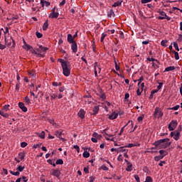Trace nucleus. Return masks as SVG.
Listing matches in <instances>:
<instances>
[{"instance_id": "20e7f679", "label": "nucleus", "mask_w": 182, "mask_h": 182, "mask_svg": "<svg viewBox=\"0 0 182 182\" xmlns=\"http://www.w3.org/2000/svg\"><path fill=\"white\" fill-rule=\"evenodd\" d=\"M154 116V117H157L158 119H160V117H163V112H161V109H160V108L156 107L155 109Z\"/></svg>"}, {"instance_id": "7c9ffc66", "label": "nucleus", "mask_w": 182, "mask_h": 182, "mask_svg": "<svg viewBox=\"0 0 182 182\" xmlns=\"http://www.w3.org/2000/svg\"><path fill=\"white\" fill-rule=\"evenodd\" d=\"M82 156L85 159H88V157H90V154L87 151H84Z\"/></svg>"}, {"instance_id": "c756f323", "label": "nucleus", "mask_w": 182, "mask_h": 182, "mask_svg": "<svg viewBox=\"0 0 182 182\" xmlns=\"http://www.w3.org/2000/svg\"><path fill=\"white\" fill-rule=\"evenodd\" d=\"M28 73L29 76H35L36 75V73H35V71L33 70H28Z\"/></svg>"}, {"instance_id": "aec40b11", "label": "nucleus", "mask_w": 182, "mask_h": 182, "mask_svg": "<svg viewBox=\"0 0 182 182\" xmlns=\"http://www.w3.org/2000/svg\"><path fill=\"white\" fill-rule=\"evenodd\" d=\"M180 133H181V130L180 131H175V135L173 136L174 140H178V139H180Z\"/></svg>"}, {"instance_id": "bb28decb", "label": "nucleus", "mask_w": 182, "mask_h": 182, "mask_svg": "<svg viewBox=\"0 0 182 182\" xmlns=\"http://www.w3.org/2000/svg\"><path fill=\"white\" fill-rule=\"evenodd\" d=\"M37 135L38 136V137H40V139H45V132L42 131L41 133L38 132Z\"/></svg>"}, {"instance_id": "58836bf2", "label": "nucleus", "mask_w": 182, "mask_h": 182, "mask_svg": "<svg viewBox=\"0 0 182 182\" xmlns=\"http://www.w3.org/2000/svg\"><path fill=\"white\" fill-rule=\"evenodd\" d=\"M162 159H163V156H158L154 157L155 161H160V160H161Z\"/></svg>"}, {"instance_id": "b1692460", "label": "nucleus", "mask_w": 182, "mask_h": 182, "mask_svg": "<svg viewBox=\"0 0 182 182\" xmlns=\"http://www.w3.org/2000/svg\"><path fill=\"white\" fill-rule=\"evenodd\" d=\"M159 154H161V156L163 157V159L168 154L167 151L164 150H160Z\"/></svg>"}, {"instance_id": "dca6fc26", "label": "nucleus", "mask_w": 182, "mask_h": 182, "mask_svg": "<svg viewBox=\"0 0 182 182\" xmlns=\"http://www.w3.org/2000/svg\"><path fill=\"white\" fill-rule=\"evenodd\" d=\"M117 116H119L117 113L113 112L112 114L109 115V119L110 120H114V119H117Z\"/></svg>"}, {"instance_id": "e433bc0d", "label": "nucleus", "mask_w": 182, "mask_h": 182, "mask_svg": "<svg viewBox=\"0 0 182 182\" xmlns=\"http://www.w3.org/2000/svg\"><path fill=\"white\" fill-rule=\"evenodd\" d=\"M137 129V125H135V127L133 128H131L128 129V133H133V132H134V130H136Z\"/></svg>"}, {"instance_id": "cd10ccee", "label": "nucleus", "mask_w": 182, "mask_h": 182, "mask_svg": "<svg viewBox=\"0 0 182 182\" xmlns=\"http://www.w3.org/2000/svg\"><path fill=\"white\" fill-rule=\"evenodd\" d=\"M172 53H174V55H175L174 58H175L176 60H178L180 59L178 52H176V50H172Z\"/></svg>"}, {"instance_id": "6e6d98bb", "label": "nucleus", "mask_w": 182, "mask_h": 182, "mask_svg": "<svg viewBox=\"0 0 182 182\" xmlns=\"http://www.w3.org/2000/svg\"><path fill=\"white\" fill-rule=\"evenodd\" d=\"M48 163H49V164H51V166H53V167H56V164L53 163L52 160L49 159L48 161Z\"/></svg>"}, {"instance_id": "3c124183", "label": "nucleus", "mask_w": 182, "mask_h": 182, "mask_svg": "<svg viewBox=\"0 0 182 182\" xmlns=\"http://www.w3.org/2000/svg\"><path fill=\"white\" fill-rule=\"evenodd\" d=\"M136 144H129L128 145L125 146V147H128L129 149H132V147H135Z\"/></svg>"}, {"instance_id": "5701e85b", "label": "nucleus", "mask_w": 182, "mask_h": 182, "mask_svg": "<svg viewBox=\"0 0 182 182\" xmlns=\"http://www.w3.org/2000/svg\"><path fill=\"white\" fill-rule=\"evenodd\" d=\"M122 2H123V1H117V2H115V3L112 5V7H113V8H116L117 6H122Z\"/></svg>"}, {"instance_id": "4468645a", "label": "nucleus", "mask_w": 182, "mask_h": 182, "mask_svg": "<svg viewBox=\"0 0 182 182\" xmlns=\"http://www.w3.org/2000/svg\"><path fill=\"white\" fill-rule=\"evenodd\" d=\"M23 48L26 50H29L30 49H32V46H31L30 45H28V43H26V41H25V40H23Z\"/></svg>"}, {"instance_id": "473e14b6", "label": "nucleus", "mask_w": 182, "mask_h": 182, "mask_svg": "<svg viewBox=\"0 0 182 182\" xmlns=\"http://www.w3.org/2000/svg\"><path fill=\"white\" fill-rule=\"evenodd\" d=\"M93 112H94L93 114H97V113L99 112V107L95 106L93 109Z\"/></svg>"}, {"instance_id": "72a5a7b5", "label": "nucleus", "mask_w": 182, "mask_h": 182, "mask_svg": "<svg viewBox=\"0 0 182 182\" xmlns=\"http://www.w3.org/2000/svg\"><path fill=\"white\" fill-rule=\"evenodd\" d=\"M100 169L104 170V171H107L109 170V168L105 165H102L101 166Z\"/></svg>"}, {"instance_id": "423d86ee", "label": "nucleus", "mask_w": 182, "mask_h": 182, "mask_svg": "<svg viewBox=\"0 0 182 182\" xmlns=\"http://www.w3.org/2000/svg\"><path fill=\"white\" fill-rule=\"evenodd\" d=\"M50 174L51 176H54V177H56L57 178H59V177H60V171H59V169H52Z\"/></svg>"}, {"instance_id": "1a4fd4ad", "label": "nucleus", "mask_w": 182, "mask_h": 182, "mask_svg": "<svg viewBox=\"0 0 182 182\" xmlns=\"http://www.w3.org/2000/svg\"><path fill=\"white\" fill-rule=\"evenodd\" d=\"M94 72H95V77H97V72L98 73H100L102 69L100 68V67H99V65H97V62H95L94 63Z\"/></svg>"}, {"instance_id": "39448f33", "label": "nucleus", "mask_w": 182, "mask_h": 182, "mask_svg": "<svg viewBox=\"0 0 182 182\" xmlns=\"http://www.w3.org/2000/svg\"><path fill=\"white\" fill-rule=\"evenodd\" d=\"M176 127H177V121L173 120L168 124V129H169L170 132H173V130H174Z\"/></svg>"}, {"instance_id": "774afa93", "label": "nucleus", "mask_w": 182, "mask_h": 182, "mask_svg": "<svg viewBox=\"0 0 182 182\" xmlns=\"http://www.w3.org/2000/svg\"><path fill=\"white\" fill-rule=\"evenodd\" d=\"M166 43H167V41H162L161 42V45L162 46H167L166 45Z\"/></svg>"}, {"instance_id": "9d476101", "label": "nucleus", "mask_w": 182, "mask_h": 182, "mask_svg": "<svg viewBox=\"0 0 182 182\" xmlns=\"http://www.w3.org/2000/svg\"><path fill=\"white\" fill-rule=\"evenodd\" d=\"M18 107H20V109H21L22 112H24V113H26V112H28V108L25 106V104H23V102H19Z\"/></svg>"}, {"instance_id": "f8f14e48", "label": "nucleus", "mask_w": 182, "mask_h": 182, "mask_svg": "<svg viewBox=\"0 0 182 182\" xmlns=\"http://www.w3.org/2000/svg\"><path fill=\"white\" fill-rule=\"evenodd\" d=\"M85 114H86V112L83 109H80L77 113L78 117H80V119H84Z\"/></svg>"}, {"instance_id": "8fccbe9b", "label": "nucleus", "mask_w": 182, "mask_h": 182, "mask_svg": "<svg viewBox=\"0 0 182 182\" xmlns=\"http://www.w3.org/2000/svg\"><path fill=\"white\" fill-rule=\"evenodd\" d=\"M114 65H115L116 70L117 71L120 70V67L117 65V63L116 62V60H114Z\"/></svg>"}, {"instance_id": "6e6552de", "label": "nucleus", "mask_w": 182, "mask_h": 182, "mask_svg": "<svg viewBox=\"0 0 182 182\" xmlns=\"http://www.w3.org/2000/svg\"><path fill=\"white\" fill-rule=\"evenodd\" d=\"M127 126H129L128 128H127L128 130H129V129H133V126H134L133 121L129 120V121L127 123V124H126L125 126H124V127L121 129V130H120L121 133H123V132H124V128H125V127H127Z\"/></svg>"}, {"instance_id": "a211bd4d", "label": "nucleus", "mask_w": 182, "mask_h": 182, "mask_svg": "<svg viewBox=\"0 0 182 182\" xmlns=\"http://www.w3.org/2000/svg\"><path fill=\"white\" fill-rule=\"evenodd\" d=\"M48 28H49V21L46 20L43 26V31H48Z\"/></svg>"}, {"instance_id": "393cba45", "label": "nucleus", "mask_w": 182, "mask_h": 182, "mask_svg": "<svg viewBox=\"0 0 182 182\" xmlns=\"http://www.w3.org/2000/svg\"><path fill=\"white\" fill-rule=\"evenodd\" d=\"M127 165V167L126 168L127 171H132V170H133V164H132V163H129Z\"/></svg>"}, {"instance_id": "ea45409f", "label": "nucleus", "mask_w": 182, "mask_h": 182, "mask_svg": "<svg viewBox=\"0 0 182 182\" xmlns=\"http://www.w3.org/2000/svg\"><path fill=\"white\" fill-rule=\"evenodd\" d=\"M9 107H10L9 105H4V106L3 107L2 110H5V112H8V110H9Z\"/></svg>"}, {"instance_id": "c85d7f7f", "label": "nucleus", "mask_w": 182, "mask_h": 182, "mask_svg": "<svg viewBox=\"0 0 182 182\" xmlns=\"http://www.w3.org/2000/svg\"><path fill=\"white\" fill-rule=\"evenodd\" d=\"M0 114H1V116H2L3 117H5L6 119H8V117H9V114L5 113L2 111L0 112Z\"/></svg>"}, {"instance_id": "bf43d9fd", "label": "nucleus", "mask_w": 182, "mask_h": 182, "mask_svg": "<svg viewBox=\"0 0 182 182\" xmlns=\"http://www.w3.org/2000/svg\"><path fill=\"white\" fill-rule=\"evenodd\" d=\"M157 92H159V90H152L151 92L150 97H151V96H153L155 93H157Z\"/></svg>"}, {"instance_id": "2f4dec72", "label": "nucleus", "mask_w": 182, "mask_h": 182, "mask_svg": "<svg viewBox=\"0 0 182 182\" xmlns=\"http://www.w3.org/2000/svg\"><path fill=\"white\" fill-rule=\"evenodd\" d=\"M92 137L95 139H101L102 135H100L97 133L95 132L94 134H92Z\"/></svg>"}, {"instance_id": "49530a36", "label": "nucleus", "mask_w": 182, "mask_h": 182, "mask_svg": "<svg viewBox=\"0 0 182 182\" xmlns=\"http://www.w3.org/2000/svg\"><path fill=\"white\" fill-rule=\"evenodd\" d=\"M53 86H62V82H53Z\"/></svg>"}, {"instance_id": "c9c22d12", "label": "nucleus", "mask_w": 182, "mask_h": 182, "mask_svg": "<svg viewBox=\"0 0 182 182\" xmlns=\"http://www.w3.org/2000/svg\"><path fill=\"white\" fill-rule=\"evenodd\" d=\"M25 169V166H18V167L16 168V170H18V171H23V170Z\"/></svg>"}, {"instance_id": "5fc2aeb1", "label": "nucleus", "mask_w": 182, "mask_h": 182, "mask_svg": "<svg viewBox=\"0 0 182 182\" xmlns=\"http://www.w3.org/2000/svg\"><path fill=\"white\" fill-rule=\"evenodd\" d=\"M112 15H114V11H113V9H111L110 11H109V14H108V16L109 17V18H112Z\"/></svg>"}, {"instance_id": "f03ea898", "label": "nucleus", "mask_w": 182, "mask_h": 182, "mask_svg": "<svg viewBox=\"0 0 182 182\" xmlns=\"http://www.w3.org/2000/svg\"><path fill=\"white\" fill-rule=\"evenodd\" d=\"M170 139L168 138L164 139H159L156 141L153 144L155 146L157 150H161V149H167V147H170L171 143L168 142Z\"/></svg>"}, {"instance_id": "e2e57ef3", "label": "nucleus", "mask_w": 182, "mask_h": 182, "mask_svg": "<svg viewBox=\"0 0 182 182\" xmlns=\"http://www.w3.org/2000/svg\"><path fill=\"white\" fill-rule=\"evenodd\" d=\"M134 178L136 182H140V177H139V175H134Z\"/></svg>"}, {"instance_id": "13d9d810", "label": "nucleus", "mask_w": 182, "mask_h": 182, "mask_svg": "<svg viewBox=\"0 0 182 182\" xmlns=\"http://www.w3.org/2000/svg\"><path fill=\"white\" fill-rule=\"evenodd\" d=\"M141 90H140V88H138L137 89V90H136V95H138V96H141V92H143V91H140Z\"/></svg>"}, {"instance_id": "052dcab7", "label": "nucleus", "mask_w": 182, "mask_h": 182, "mask_svg": "<svg viewBox=\"0 0 182 182\" xmlns=\"http://www.w3.org/2000/svg\"><path fill=\"white\" fill-rule=\"evenodd\" d=\"M118 161H123V155L120 154L117 158Z\"/></svg>"}, {"instance_id": "0e129e2a", "label": "nucleus", "mask_w": 182, "mask_h": 182, "mask_svg": "<svg viewBox=\"0 0 182 182\" xmlns=\"http://www.w3.org/2000/svg\"><path fill=\"white\" fill-rule=\"evenodd\" d=\"M163 87V82H159V85L157 87L158 90H160Z\"/></svg>"}, {"instance_id": "4c0bfd02", "label": "nucleus", "mask_w": 182, "mask_h": 182, "mask_svg": "<svg viewBox=\"0 0 182 182\" xmlns=\"http://www.w3.org/2000/svg\"><path fill=\"white\" fill-rule=\"evenodd\" d=\"M144 182H153V178L151 176H146Z\"/></svg>"}, {"instance_id": "a18cd8bd", "label": "nucleus", "mask_w": 182, "mask_h": 182, "mask_svg": "<svg viewBox=\"0 0 182 182\" xmlns=\"http://www.w3.org/2000/svg\"><path fill=\"white\" fill-rule=\"evenodd\" d=\"M178 109H180V105H176L172 108H169L170 110H178Z\"/></svg>"}, {"instance_id": "4d7b16f0", "label": "nucleus", "mask_w": 182, "mask_h": 182, "mask_svg": "<svg viewBox=\"0 0 182 182\" xmlns=\"http://www.w3.org/2000/svg\"><path fill=\"white\" fill-rule=\"evenodd\" d=\"M51 100H53V99H56L58 97L57 95L55 94H50Z\"/></svg>"}, {"instance_id": "a878e982", "label": "nucleus", "mask_w": 182, "mask_h": 182, "mask_svg": "<svg viewBox=\"0 0 182 182\" xmlns=\"http://www.w3.org/2000/svg\"><path fill=\"white\" fill-rule=\"evenodd\" d=\"M18 159L22 161L23 159H25V154L23 152H20L18 155Z\"/></svg>"}, {"instance_id": "a19ab883", "label": "nucleus", "mask_w": 182, "mask_h": 182, "mask_svg": "<svg viewBox=\"0 0 182 182\" xmlns=\"http://www.w3.org/2000/svg\"><path fill=\"white\" fill-rule=\"evenodd\" d=\"M26 103H27V105H29L31 104V100L29 99V97L28 96H26L24 99Z\"/></svg>"}, {"instance_id": "9b49d317", "label": "nucleus", "mask_w": 182, "mask_h": 182, "mask_svg": "<svg viewBox=\"0 0 182 182\" xmlns=\"http://www.w3.org/2000/svg\"><path fill=\"white\" fill-rule=\"evenodd\" d=\"M58 16H59V13L55 12V11H53L48 16V18H50L51 19H53V18H58Z\"/></svg>"}, {"instance_id": "37998d69", "label": "nucleus", "mask_w": 182, "mask_h": 182, "mask_svg": "<svg viewBox=\"0 0 182 182\" xmlns=\"http://www.w3.org/2000/svg\"><path fill=\"white\" fill-rule=\"evenodd\" d=\"M144 119V115H141V116L138 117L137 121H138L139 122H143V119Z\"/></svg>"}, {"instance_id": "f704fd0d", "label": "nucleus", "mask_w": 182, "mask_h": 182, "mask_svg": "<svg viewBox=\"0 0 182 182\" xmlns=\"http://www.w3.org/2000/svg\"><path fill=\"white\" fill-rule=\"evenodd\" d=\"M106 36H107V34L103 33L101 36L100 42H103L105 41V38H106Z\"/></svg>"}, {"instance_id": "603ef678", "label": "nucleus", "mask_w": 182, "mask_h": 182, "mask_svg": "<svg viewBox=\"0 0 182 182\" xmlns=\"http://www.w3.org/2000/svg\"><path fill=\"white\" fill-rule=\"evenodd\" d=\"M55 164H63V160H62V159H58V160H57L56 161V162H55Z\"/></svg>"}, {"instance_id": "0eeeda50", "label": "nucleus", "mask_w": 182, "mask_h": 182, "mask_svg": "<svg viewBox=\"0 0 182 182\" xmlns=\"http://www.w3.org/2000/svg\"><path fill=\"white\" fill-rule=\"evenodd\" d=\"M160 15L161 16L158 17V19H161V20L167 19V21L171 20V18L168 17L167 16V14H166V12H164V11H161Z\"/></svg>"}, {"instance_id": "338daca9", "label": "nucleus", "mask_w": 182, "mask_h": 182, "mask_svg": "<svg viewBox=\"0 0 182 182\" xmlns=\"http://www.w3.org/2000/svg\"><path fill=\"white\" fill-rule=\"evenodd\" d=\"M149 2H151V0H141V4H149Z\"/></svg>"}, {"instance_id": "f3484780", "label": "nucleus", "mask_w": 182, "mask_h": 182, "mask_svg": "<svg viewBox=\"0 0 182 182\" xmlns=\"http://www.w3.org/2000/svg\"><path fill=\"white\" fill-rule=\"evenodd\" d=\"M41 4L42 5V8H43V6H50V2L45 0H41Z\"/></svg>"}, {"instance_id": "de8ad7c7", "label": "nucleus", "mask_w": 182, "mask_h": 182, "mask_svg": "<svg viewBox=\"0 0 182 182\" xmlns=\"http://www.w3.org/2000/svg\"><path fill=\"white\" fill-rule=\"evenodd\" d=\"M10 173H11L13 176H19V174H20L19 171L14 172L13 171H10Z\"/></svg>"}, {"instance_id": "864d4df0", "label": "nucleus", "mask_w": 182, "mask_h": 182, "mask_svg": "<svg viewBox=\"0 0 182 182\" xmlns=\"http://www.w3.org/2000/svg\"><path fill=\"white\" fill-rule=\"evenodd\" d=\"M26 146H28V143H26V142H21V147H22L23 149L26 147Z\"/></svg>"}, {"instance_id": "2eb2a0df", "label": "nucleus", "mask_w": 182, "mask_h": 182, "mask_svg": "<svg viewBox=\"0 0 182 182\" xmlns=\"http://www.w3.org/2000/svg\"><path fill=\"white\" fill-rule=\"evenodd\" d=\"M55 135L56 136V137H58V139H61V140H63V138H62V130L55 131Z\"/></svg>"}, {"instance_id": "680f3d73", "label": "nucleus", "mask_w": 182, "mask_h": 182, "mask_svg": "<svg viewBox=\"0 0 182 182\" xmlns=\"http://www.w3.org/2000/svg\"><path fill=\"white\" fill-rule=\"evenodd\" d=\"M143 80H144V78L143 77H141L138 81H139V83H138V86H140V83H141V82H143Z\"/></svg>"}, {"instance_id": "79ce46f5", "label": "nucleus", "mask_w": 182, "mask_h": 182, "mask_svg": "<svg viewBox=\"0 0 182 182\" xmlns=\"http://www.w3.org/2000/svg\"><path fill=\"white\" fill-rule=\"evenodd\" d=\"M36 35L38 39H41V38H42V36H43V34H42L41 33H39L38 31L36 33Z\"/></svg>"}, {"instance_id": "ddd939ff", "label": "nucleus", "mask_w": 182, "mask_h": 182, "mask_svg": "<svg viewBox=\"0 0 182 182\" xmlns=\"http://www.w3.org/2000/svg\"><path fill=\"white\" fill-rule=\"evenodd\" d=\"M71 49L74 53H76V52H77V44L76 43V42L72 43Z\"/></svg>"}, {"instance_id": "6ab92c4d", "label": "nucleus", "mask_w": 182, "mask_h": 182, "mask_svg": "<svg viewBox=\"0 0 182 182\" xmlns=\"http://www.w3.org/2000/svg\"><path fill=\"white\" fill-rule=\"evenodd\" d=\"M68 42H69V43H75V41L73 40V36H72V34H68Z\"/></svg>"}, {"instance_id": "4be33fe9", "label": "nucleus", "mask_w": 182, "mask_h": 182, "mask_svg": "<svg viewBox=\"0 0 182 182\" xmlns=\"http://www.w3.org/2000/svg\"><path fill=\"white\" fill-rule=\"evenodd\" d=\"M172 70H176V67L169 66L165 68L164 72H171Z\"/></svg>"}, {"instance_id": "c03bdc74", "label": "nucleus", "mask_w": 182, "mask_h": 182, "mask_svg": "<svg viewBox=\"0 0 182 182\" xmlns=\"http://www.w3.org/2000/svg\"><path fill=\"white\" fill-rule=\"evenodd\" d=\"M173 47L175 48L176 50H180V48H178V44L176 42L173 43Z\"/></svg>"}, {"instance_id": "f257e3e1", "label": "nucleus", "mask_w": 182, "mask_h": 182, "mask_svg": "<svg viewBox=\"0 0 182 182\" xmlns=\"http://www.w3.org/2000/svg\"><path fill=\"white\" fill-rule=\"evenodd\" d=\"M58 62L61 63L63 74L64 76H70V70H72V67L70 65V63L69 61H65L63 59L59 58Z\"/></svg>"}, {"instance_id": "412c9836", "label": "nucleus", "mask_w": 182, "mask_h": 182, "mask_svg": "<svg viewBox=\"0 0 182 182\" xmlns=\"http://www.w3.org/2000/svg\"><path fill=\"white\" fill-rule=\"evenodd\" d=\"M127 149H126L124 146L117 149L118 153H127Z\"/></svg>"}, {"instance_id": "7ed1b4c3", "label": "nucleus", "mask_w": 182, "mask_h": 182, "mask_svg": "<svg viewBox=\"0 0 182 182\" xmlns=\"http://www.w3.org/2000/svg\"><path fill=\"white\" fill-rule=\"evenodd\" d=\"M48 48L43 47L42 46H39L38 48H36L38 53L37 58H45V53H46V50H48Z\"/></svg>"}, {"instance_id": "09e8293b", "label": "nucleus", "mask_w": 182, "mask_h": 182, "mask_svg": "<svg viewBox=\"0 0 182 182\" xmlns=\"http://www.w3.org/2000/svg\"><path fill=\"white\" fill-rule=\"evenodd\" d=\"M139 89L141 90V92H143L144 89V82H142L140 85H138Z\"/></svg>"}, {"instance_id": "69168bd1", "label": "nucleus", "mask_w": 182, "mask_h": 182, "mask_svg": "<svg viewBox=\"0 0 182 182\" xmlns=\"http://www.w3.org/2000/svg\"><path fill=\"white\" fill-rule=\"evenodd\" d=\"M74 149L77 151V153H79V151H80V149L79 148V146H77V145H75Z\"/></svg>"}]
</instances>
